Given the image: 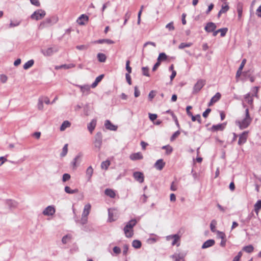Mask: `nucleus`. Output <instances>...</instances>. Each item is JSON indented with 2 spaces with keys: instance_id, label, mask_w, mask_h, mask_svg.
<instances>
[{
  "instance_id": "1",
  "label": "nucleus",
  "mask_w": 261,
  "mask_h": 261,
  "mask_svg": "<svg viewBox=\"0 0 261 261\" xmlns=\"http://www.w3.org/2000/svg\"><path fill=\"white\" fill-rule=\"evenodd\" d=\"M252 119L250 117L249 109L246 108L245 110V117L241 121H236V124L239 126L240 129H243L247 128L251 123Z\"/></svg>"
},
{
  "instance_id": "2",
  "label": "nucleus",
  "mask_w": 261,
  "mask_h": 261,
  "mask_svg": "<svg viewBox=\"0 0 261 261\" xmlns=\"http://www.w3.org/2000/svg\"><path fill=\"white\" fill-rule=\"evenodd\" d=\"M137 221L133 219L129 221L123 228L125 236L126 238H132L134 235L133 227L136 225Z\"/></svg>"
},
{
  "instance_id": "3",
  "label": "nucleus",
  "mask_w": 261,
  "mask_h": 261,
  "mask_svg": "<svg viewBox=\"0 0 261 261\" xmlns=\"http://www.w3.org/2000/svg\"><path fill=\"white\" fill-rule=\"evenodd\" d=\"M58 21V17L57 16H53L50 17L46 18L44 21L41 22L40 28L43 29L45 27L51 26L56 23Z\"/></svg>"
},
{
  "instance_id": "4",
  "label": "nucleus",
  "mask_w": 261,
  "mask_h": 261,
  "mask_svg": "<svg viewBox=\"0 0 261 261\" xmlns=\"http://www.w3.org/2000/svg\"><path fill=\"white\" fill-rule=\"evenodd\" d=\"M46 15V12L42 9L35 11L31 15V18L33 20H39L42 19Z\"/></svg>"
},
{
  "instance_id": "5",
  "label": "nucleus",
  "mask_w": 261,
  "mask_h": 261,
  "mask_svg": "<svg viewBox=\"0 0 261 261\" xmlns=\"http://www.w3.org/2000/svg\"><path fill=\"white\" fill-rule=\"evenodd\" d=\"M117 210L115 208L108 209V219L110 222H114L118 219Z\"/></svg>"
},
{
  "instance_id": "6",
  "label": "nucleus",
  "mask_w": 261,
  "mask_h": 261,
  "mask_svg": "<svg viewBox=\"0 0 261 261\" xmlns=\"http://www.w3.org/2000/svg\"><path fill=\"white\" fill-rule=\"evenodd\" d=\"M205 85V81L203 80H199L194 85L193 90V93L196 94L200 91Z\"/></svg>"
},
{
  "instance_id": "7",
  "label": "nucleus",
  "mask_w": 261,
  "mask_h": 261,
  "mask_svg": "<svg viewBox=\"0 0 261 261\" xmlns=\"http://www.w3.org/2000/svg\"><path fill=\"white\" fill-rule=\"evenodd\" d=\"M58 50V49L57 47H50L46 49H42L41 52L45 56H50Z\"/></svg>"
},
{
  "instance_id": "8",
  "label": "nucleus",
  "mask_w": 261,
  "mask_h": 261,
  "mask_svg": "<svg viewBox=\"0 0 261 261\" xmlns=\"http://www.w3.org/2000/svg\"><path fill=\"white\" fill-rule=\"evenodd\" d=\"M55 208L54 206L49 205L46 207L42 213L45 216H52L55 213Z\"/></svg>"
},
{
  "instance_id": "9",
  "label": "nucleus",
  "mask_w": 261,
  "mask_h": 261,
  "mask_svg": "<svg viewBox=\"0 0 261 261\" xmlns=\"http://www.w3.org/2000/svg\"><path fill=\"white\" fill-rule=\"evenodd\" d=\"M248 133V132L245 131L239 135V139L238 141V144L239 145H241L246 142Z\"/></svg>"
},
{
  "instance_id": "10",
  "label": "nucleus",
  "mask_w": 261,
  "mask_h": 261,
  "mask_svg": "<svg viewBox=\"0 0 261 261\" xmlns=\"http://www.w3.org/2000/svg\"><path fill=\"white\" fill-rule=\"evenodd\" d=\"M133 177L138 181L142 183L144 181V175L142 172L136 171L133 173Z\"/></svg>"
},
{
  "instance_id": "11",
  "label": "nucleus",
  "mask_w": 261,
  "mask_h": 261,
  "mask_svg": "<svg viewBox=\"0 0 261 261\" xmlns=\"http://www.w3.org/2000/svg\"><path fill=\"white\" fill-rule=\"evenodd\" d=\"M225 125L226 123H225L213 125L210 128V130L212 132H217L218 130L222 131L225 128Z\"/></svg>"
},
{
  "instance_id": "12",
  "label": "nucleus",
  "mask_w": 261,
  "mask_h": 261,
  "mask_svg": "<svg viewBox=\"0 0 261 261\" xmlns=\"http://www.w3.org/2000/svg\"><path fill=\"white\" fill-rule=\"evenodd\" d=\"M216 25L212 22H208L204 28L206 32L208 33L213 32L216 28Z\"/></svg>"
},
{
  "instance_id": "13",
  "label": "nucleus",
  "mask_w": 261,
  "mask_h": 261,
  "mask_svg": "<svg viewBox=\"0 0 261 261\" xmlns=\"http://www.w3.org/2000/svg\"><path fill=\"white\" fill-rule=\"evenodd\" d=\"M165 165V163L163 159H159L156 161L154 165V167L158 170H162Z\"/></svg>"
},
{
  "instance_id": "14",
  "label": "nucleus",
  "mask_w": 261,
  "mask_h": 261,
  "mask_svg": "<svg viewBox=\"0 0 261 261\" xmlns=\"http://www.w3.org/2000/svg\"><path fill=\"white\" fill-rule=\"evenodd\" d=\"M105 126L107 129L111 130H116L117 128V126L113 124L109 120L105 121Z\"/></svg>"
},
{
  "instance_id": "15",
  "label": "nucleus",
  "mask_w": 261,
  "mask_h": 261,
  "mask_svg": "<svg viewBox=\"0 0 261 261\" xmlns=\"http://www.w3.org/2000/svg\"><path fill=\"white\" fill-rule=\"evenodd\" d=\"M215 240L213 239H210L205 241L202 246V249H205L210 247L213 246L215 244Z\"/></svg>"
},
{
  "instance_id": "16",
  "label": "nucleus",
  "mask_w": 261,
  "mask_h": 261,
  "mask_svg": "<svg viewBox=\"0 0 261 261\" xmlns=\"http://www.w3.org/2000/svg\"><path fill=\"white\" fill-rule=\"evenodd\" d=\"M88 20V17L85 15H81L77 20V22L80 25L85 24V21H87Z\"/></svg>"
},
{
  "instance_id": "17",
  "label": "nucleus",
  "mask_w": 261,
  "mask_h": 261,
  "mask_svg": "<svg viewBox=\"0 0 261 261\" xmlns=\"http://www.w3.org/2000/svg\"><path fill=\"white\" fill-rule=\"evenodd\" d=\"M129 158L132 160L135 161L142 159L143 157L142 153L140 152H138L137 153H132L130 154Z\"/></svg>"
},
{
  "instance_id": "18",
  "label": "nucleus",
  "mask_w": 261,
  "mask_h": 261,
  "mask_svg": "<svg viewBox=\"0 0 261 261\" xmlns=\"http://www.w3.org/2000/svg\"><path fill=\"white\" fill-rule=\"evenodd\" d=\"M105 194L110 198H114L116 196V193L114 190L107 188L105 190Z\"/></svg>"
},
{
  "instance_id": "19",
  "label": "nucleus",
  "mask_w": 261,
  "mask_h": 261,
  "mask_svg": "<svg viewBox=\"0 0 261 261\" xmlns=\"http://www.w3.org/2000/svg\"><path fill=\"white\" fill-rule=\"evenodd\" d=\"M246 60L245 59H243L241 62V65H240V67L237 72L236 73V77L238 78L240 76L241 73H242V70L243 68V67L245 66V64H246Z\"/></svg>"
},
{
  "instance_id": "20",
  "label": "nucleus",
  "mask_w": 261,
  "mask_h": 261,
  "mask_svg": "<svg viewBox=\"0 0 261 261\" xmlns=\"http://www.w3.org/2000/svg\"><path fill=\"white\" fill-rule=\"evenodd\" d=\"M96 125V120L93 119L90 123L88 124L87 127L89 131L92 133L93 130L95 129V127Z\"/></svg>"
},
{
  "instance_id": "21",
  "label": "nucleus",
  "mask_w": 261,
  "mask_h": 261,
  "mask_svg": "<svg viewBox=\"0 0 261 261\" xmlns=\"http://www.w3.org/2000/svg\"><path fill=\"white\" fill-rule=\"evenodd\" d=\"M75 67V64H63L60 66H57L55 67V69L58 70L62 68H64L65 69H70L71 68H73Z\"/></svg>"
},
{
  "instance_id": "22",
  "label": "nucleus",
  "mask_w": 261,
  "mask_h": 261,
  "mask_svg": "<svg viewBox=\"0 0 261 261\" xmlns=\"http://www.w3.org/2000/svg\"><path fill=\"white\" fill-rule=\"evenodd\" d=\"M93 173V169L91 166H89L86 170V176L87 180L90 181Z\"/></svg>"
},
{
  "instance_id": "23",
  "label": "nucleus",
  "mask_w": 261,
  "mask_h": 261,
  "mask_svg": "<svg viewBox=\"0 0 261 261\" xmlns=\"http://www.w3.org/2000/svg\"><path fill=\"white\" fill-rule=\"evenodd\" d=\"M103 76H104L103 74H101V75L98 76L96 78L95 81L91 85V87L92 88L96 87L97 86V85H98V84L102 80Z\"/></svg>"
},
{
  "instance_id": "24",
  "label": "nucleus",
  "mask_w": 261,
  "mask_h": 261,
  "mask_svg": "<svg viewBox=\"0 0 261 261\" xmlns=\"http://www.w3.org/2000/svg\"><path fill=\"white\" fill-rule=\"evenodd\" d=\"M245 101L251 106H253V98L250 93H247L245 95Z\"/></svg>"
},
{
  "instance_id": "25",
  "label": "nucleus",
  "mask_w": 261,
  "mask_h": 261,
  "mask_svg": "<svg viewBox=\"0 0 261 261\" xmlns=\"http://www.w3.org/2000/svg\"><path fill=\"white\" fill-rule=\"evenodd\" d=\"M170 257L174 259V261H185L184 257L182 255H180L179 254L175 253Z\"/></svg>"
},
{
  "instance_id": "26",
  "label": "nucleus",
  "mask_w": 261,
  "mask_h": 261,
  "mask_svg": "<svg viewBox=\"0 0 261 261\" xmlns=\"http://www.w3.org/2000/svg\"><path fill=\"white\" fill-rule=\"evenodd\" d=\"M94 42L99 44L106 43L107 44H111L114 43V41L113 40L108 39H99Z\"/></svg>"
},
{
  "instance_id": "27",
  "label": "nucleus",
  "mask_w": 261,
  "mask_h": 261,
  "mask_svg": "<svg viewBox=\"0 0 261 261\" xmlns=\"http://www.w3.org/2000/svg\"><path fill=\"white\" fill-rule=\"evenodd\" d=\"M64 190H65V191L66 193H67L68 194H70L77 193L79 192V190L77 189H75L74 190H72L68 186H66L65 187Z\"/></svg>"
},
{
  "instance_id": "28",
  "label": "nucleus",
  "mask_w": 261,
  "mask_h": 261,
  "mask_svg": "<svg viewBox=\"0 0 261 261\" xmlns=\"http://www.w3.org/2000/svg\"><path fill=\"white\" fill-rule=\"evenodd\" d=\"M82 88V90H81V92L83 93V94L88 95L90 90V86L88 85H83V87Z\"/></svg>"
},
{
  "instance_id": "29",
  "label": "nucleus",
  "mask_w": 261,
  "mask_h": 261,
  "mask_svg": "<svg viewBox=\"0 0 261 261\" xmlns=\"http://www.w3.org/2000/svg\"><path fill=\"white\" fill-rule=\"evenodd\" d=\"M242 250L247 253H250L253 251L254 247L252 245L244 246Z\"/></svg>"
},
{
  "instance_id": "30",
  "label": "nucleus",
  "mask_w": 261,
  "mask_h": 261,
  "mask_svg": "<svg viewBox=\"0 0 261 261\" xmlns=\"http://www.w3.org/2000/svg\"><path fill=\"white\" fill-rule=\"evenodd\" d=\"M180 239V237L178 234H174L173 235V241L172 242V245L174 246L175 245H176L177 246H179V243H177V242L179 241Z\"/></svg>"
},
{
  "instance_id": "31",
  "label": "nucleus",
  "mask_w": 261,
  "mask_h": 261,
  "mask_svg": "<svg viewBox=\"0 0 261 261\" xmlns=\"http://www.w3.org/2000/svg\"><path fill=\"white\" fill-rule=\"evenodd\" d=\"M71 125V123L69 121L66 120L64 121L61 126H60V130L63 131L66 128L69 127Z\"/></svg>"
},
{
  "instance_id": "32",
  "label": "nucleus",
  "mask_w": 261,
  "mask_h": 261,
  "mask_svg": "<svg viewBox=\"0 0 261 261\" xmlns=\"http://www.w3.org/2000/svg\"><path fill=\"white\" fill-rule=\"evenodd\" d=\"M217 224V221L215 219L212 220L210 224V229L213 232H216V226Z\"/></svg>"
},
{
  "instance_id": "33",
  "label": "nucleus",
  "mask_w": 261,
  "mask_h": 261,
  "mask_svg": "<svg viewBox=\"0 0 261 261\" xmlns=\"http://www.w3.org/2000/svg\"><path fill=\"white\" fill-rule=\"evenodd\" d=\"M254 211L258 215L259 210L261 208V200H258L254 205Z\"/></svg>"
},
{
  "instance_id": "34",
  "label": "nucleus",
  "mask_w": 261,
  "mask_h": 261,
  "mask_svg": "<svg viewBox=\"0 0 261 261\" xmlns=\"http://www.w3.org/2000/svg\"><path fill=\"white\" fill-rule=\"evenodd\" d=\"M190 117H191V119H192V121H195L196 120H197V122H198V123L201 124L202 123L201 116H200V114H197L195 116H194L192 114Z\"/></svg>"
},
{
  "instance_id": "35",
  "label": "nucleus",
  "mask_w": 261,
  "mask_h": 261,
  "mask_svg": "<svg viewBox=\"0 0 261 261\" xmlns=\"http://www.w3.org/2000/svg\"><path fill=\"white\" fill-rule=\"evenodd\" d=\"M167 59V56L164 53H160L158 56L157 61L161 63L162 61L166 60Z\"/></svg>"
},
{
  "instance_id": "36",
  "label": "nucleus",
  "mask_w": 261,
  "mask_h": 261,
  "mask_svg": "<svg viewBox=\"0 0 261 261\" xmlns=\"http://www.w3.org/2000/svg\"><path fill=\"white\" fill-rule=\"evenodd\" d=\"M87 216H88L82 215L81 219L80 221L75 220V221L76 223L79 222L82 225H84V224H86L87 222V221H88Z\"/></svg>"
},
{
  "instance_id": "37",
  "label": "nucleus",
  "mask_w": 261,
  "mask_h": 261,
  "mask_svg": "<svg viewBox=\"0 0 261 261\" xmlns=\"http://www.w3.org/2000/svg\"><path fill=\"white\" fill-rule=\"evenodd\" d=\"M90 208L91 205L90 204L85 205L82 215L88 216L90 213Z\"/></svg>"
},
{
  "instance_id": "38",
  "label": "nucleus",
  "mask_w": 261,
  "mask_h": 261,
  "mask_svg": "<svg viewBox=\"0 0 261 261\" xmlns=\"http://www.w3.org/2000/svg\"><path fill=\"white\" fill-rule=\"evenodd\" d=\"M97 59L100 62H105L106 60V56L102 53H98L97 54Z\"/></svg>"
},
{
  "instance_id": "39",
  "label": "nucleus",
  "mask_w": 261,
  "mask_h": 261,
  "mask_svg": "<svg viewBox=\"0 0 261 261\" xmlns=\"http://www.w3.org/2000/svg\"><path fill=\"white\" fill-rule=\"evenodd\" d=\"M132 246L136 249H139L141 247V242L139 240H135L132 242Z\"/></svg>"
},
{
  "instance_id": "40",
  "label": "nucleus",
  "mask_w": 261,
  "mask_h": 261,
  "mask_svg": "<svg viewBox=\"0 0 261 261\" xmlns=\"http://www.w3.org/2000/svg\"><path fill=\"white\" fill-rule=\"evenodd\" d=\"M34 61L33 60H30L26 62L23 65V68L25 70L31 67L34 64Z\"/></svg>"
},
{
  "instance_id": "41",
  "label": "nucleus",
  "mask_w": 261,
  "mask_h": 261,
  "mask_svg": "<svg viewBox=\"0 0 261 261\" xmlns=\"http://www.w3.org/2000/svg\"><path fill=\"white\" fill-rule=\"evenodd\" d=\"M192 45L193 43L192 42L181 43L178 46V48L180 49H182L185 47H189L191 46Z\"/></svg>"
},
{
  "instance_id": "42",
  "label": "nucleus",
  "mask_w": 261,
  "mask_h": 261,
  "mask_svg": "<svg viewBox=\"0 0 261 261\" xmlns=\"http://www.w3.org/2000/svg\"><path fill=\"white\" fill-rule=\"evenodd\" d=\"M237 12L238 13V19L240 20L242 17L243 12L242 6L240 4L237 6Z\"/></svg>"
},
{
  "instance_id": "43",
  "label": "nucleus",
  "mask_w": 261,
  "mask_h": 261,
  "mask_svg": "<svg viewBox=\"0 0 261 261\" xmlns=\"http://www.w3.org/2000/svg\"><path fill=\"white\" fill-rule=\"evenodd\" d=\"M110 165V162L109 160L103 161L101 164V168L102 169L107 170Z\"/></svg>"
},
{
  "instance_id": "44",
  "label": "nucleus",
  "mask_w": 261,
  "mask_h": 261,
  "mask_svg": "<svg viewBox=\"0 0 261 261\" xmlns=\"http://www.w3.org/2000/svg\"><path fill=\"white\" fill-rule=\"evenodd\" d=\"M67 151H68V144H66L64 145V146L62 149V151L60 154V156L62 157L65 156L67 154Z\"/></svg>"
},
{
  "instance_id": "45",
  "label": "nucleus",
  "mask_w": 261,
  "mask_h": 261,
  "mask_svg": "<svg viewBox=\"0 0 261 261\" xmlns=\"http://www.w3.org/2000/svg\"><path fill=\"white\" fill-rule=\"evenodd\" d=\"M221 97V95L219 92L216 93V94L211 98V99L215 103L217 102Z\"/></svg>"
},
{
  "instance_id": "46",
  "label": "nucleus",
  "mask_w": 261,
  "mask_h": 261,
  "mask_svg": "<svg viewBox=\"0 0 261 261\" xmlns=\"http://www.w3.org/2000/svg\"><path fill=\"white\" fill-rule=\"evenodd\" d=\"M37 107H38V109L39 110H42L43 109V98H39Z\"/></svg>"
},
{
  "instance_id": "47",
  "label": "nucleus",
  "mask_w": 261,
  "mask_h": 261,
  "mask_svg": "<svg viewBox=\"0 0 261 261\" xmlns=\"http://www.w3.org/2000/svg\"><path fill=\"white\" fill-rule=\"evenodd\" d=\"M142 74L143 75L146 76H149L150 74L149 73V68L148 67H143L142 68Z\"/></svg>"
},
{
  "instance_id": "48",
  "label": "nucleus",
  "mask_w": 261,
  "mask_h": 261,
  "mask_svg": "<svg viewBox=\"0 0 261 261\" xmlns=\"http://www.w3.org/2000/svg\"><path fill=\"white\" fill-rule=\"evenodd\" d=\"M94 147L96 149L97 151H99L102 145L101 141H94Z\"/></svg>"
},
{
  "instance_id": "49",
  "label": "nucleus",
  "mask_w": 261,
  "mask_h": 261,
  "mask_svg": "<svg viewBox=\"0 0 261 261\" xmlns=\"http://www.w3.org/2000/svg\"><path fill=\"white\" fill-rule=\"evenodd\" d=\"M228 31V29L227 28H223L220 29H218L219 33H221V36L224 37L225 36L227 32Z\"/></svg>"
},
{
  "instance_id": "50",
  "label": "nucleus",
  "mask_w": 261,
  "mask_h": 261,
  "mask_svg": "<svg viewBox=\"0 0 261 261\" xmlns=\"http://www.w3.org/2000/svg\"><path fill=\"white\" fill-rule=\"evenodd\" d=\"M102 140V136L101 132H98L96 133L95 136V141H101Z\"/></svg>"
},
{
  "instance_id": "51",
  "label": "nucleus",
  "mask_w": 261,
  "mask_h": 261,
  "mask_svg": "<svg viewBox=\"0 0 261 261\" xmlns=\"http://www.w3.org/2000/svg\"><path fill=\"white\" fill-rule=\"evenodd\" d=\"M166 28L168 29L169 31H170L174 30L175 28L174 27L173 22L172 21V22H170V23H168L166 25Z\"/></svg>"
},
{
  "instance_id": "52",
  "label": "nucleus",
  "mask_w": 261,
  "mask_h": 261,
  "mask_svg": "<svg viewBox=\"0 0 261 261\" xmlns=\"http://www.w3.org/2000/svg\"><path fill=\"white\" fill-rule=\"evenodd\" d=\"M216 233L217 234L218 237L221 239V240L225 239L226 236L225 233H224L223 232L218 230L216 231Z\"/></svg>"
},
{
  "instance_id": "53",
  "label": "nucleus",
  "mask_w": 261,
  "mask_h": 261,
  "mask_svg": "<svg viewBox=\"0 0 261 261\" xmlns=\"http://www.w3.org/2000/svg\"><path fill=\"white\" fill-rule=\"evenodd\" d=\"M162 149H166V153L167 154H170L172 152L173 149H172V148L169 146V145H166V146H164L162 147Z\"/></svg>"
},
{
  "instance_id": "54",
  "label": "nucleus",
  "mask_w": 261,
  "mask_h": 261,
  "mask_svg": "<svg viewBox=\"0 0 261 261\" xmlns=\"http://www.w3.org/2000/svg\"><path fill=\"white\" fill-rule=\"evenodd\" d=\"M180 132L179 130L176 131L171 137L170 140L171 141H174L175 139V138H177L180 135Z\"/></svg>"
},
{
  "instance_id": "55",
  "label": "nucleus",
  "mask_w": 261,
  "mask_h": 261,
  "mask_svg": "<svg viewBox=\"0 0 261 261\" xmlns=\"http://www.w3.org/2000/svg\"><path fill=\"white\" fill-rule=\"evenodd\" d=\"M130 61L127 60L126 62V70L127 71V73L130 74L132 72V68L129 66Z\"/></svg>"
},
{
  "instance_id": "56",
  "label": "nucleus",
  "mask_w": 261,
  "mask_h": 261,
  "mask_svg": "<svg viewBox=\"0 0 261 261\" xmlns=\"http://www.w3.org/2000/svg\"><path fill=\"white\" fill-rule=\"evenodd\" d=\"M70 178V175L68 173H65L63 175L62 177V181L63 182H65L66 181H68Z\"/></svg>"
},
{
  "instance_id": "57",
  "label": "nucleus",
  "mask_w": 261,
  "mask_h": 261,
  "mask_svg": "<svg viewBox=\"0 0 261 261\" xmlns=\"http://www.w3.org/2000/svg\"><path fill=\"white\" fill-rule=\"evenodd\" d=\"M156 92L154 90H151L149 94H148V98L149 100H152V99L155 97Z\"/></svg>"
},
{
  "instance_id": "58",
  "label": "nucleus",
  "mask_w": 261,
  "mask_h": 261,
  "mask_svg": "<svg viewBox=\"0 0 261 261\" xmlns=\"http://www.w3.org/2000/svg\"><path fill=\"white\" fill-rule=\"evenodd\" d=\"M71 239V236L69 235H65L64 236L62 239V242L63 244H65L67 243L68 240H70Z\"/></svg>"
},
{
  "instance_id": "59",
  "label": "nucleus",
  "mask_w": 261,
  "mask_h": 261,
  "mask_svg": "<svg viewBox=\"0 0 261 261\" xmlns=\"http://www.w3.org/2000/svg\"><path fill=\"white\" fill-rule=\"evenodd\" d=\"M229 7L227 5L224 6H222L220 10V13H225L229 10Z\"/></svg>"
},
{
  "instance_id": "60",
  "label": "nucleus",
  "mask_w": 261,
  "mask_h": 261,
  "mask_svg": "<svg viewBox=\"0 0 261 261\" xmlns=\"http://www.w3.org/2000/svg\"><path fill=\"white\" fill-rule=\"evenodd\" d=\"M76 48L79 50H87L88 48V46L85 45H77Z\"/></svg>"
},
{
  "instance_id": "61",
  "label": "nucleus",
  "mask_w": 261,
  "mask_h": 261,
  "mask_svg": "<svg viewBox=\"0 0 261 261\" xmlns=\"http://www.w3.org/2000/svg\"><path fill=\"white\" fill-rule=\"evenodd\" d=\"M134 96L135 97H138L140 96V92L137 86H135L134 88Z\"/></svg>"
},
{
  "instance_id": "62",
  "label": "nucleus",
  "mask_w": 261,
  "mask_h": 261,
  "mask_svg": "<svg viewBox=\"0 0 261 261\" xmlns=\"http://www.w3.org/2000/svg\"><path fill=\"white\" fill-rule=\"evenodd\" d=\"M0 81L3 83H6L7 81V76L5 74H1L0 75Z\"/></svg>"
},
{
  "instance_id": "63",
  "label": "nucleus",
  "mask_w": 261,
  "mask_h": 261,
  "mask_svg": "<svg viewBox=\"0 0 261 261\" xmlns=\"http://www.w3.org/2000/svg\"><path fill=\"white\" fill-rule=\"evenodd\" d=\"M211 112V109L210 108H207L202 114V116L204 118H206L209 113Z\"/></svg>"
},
{
  "instance_id": "64",
  "label": "nucleus",
  "mask_w": 261,
  "mask_h": 261,
  "mask_svg": "<svg viewBox=\"0 0 261 261\" xmlns=\"http://www.w3.org/2000/svg\"><path fill=\"white\" fill-rule=\"evenodd\" d=\"M113 252L116 254H119L121 252V249L119 247L115 246L113 249Z\"/></svg>"
}]
</instances>
